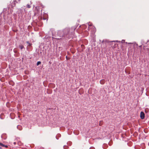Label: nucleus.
Here are the masks:
<instances>
[{
	"instance_id": "obj_19",
	"label": "nucleus",
	"mask_w": 149,
	"mask_h": 149,
	"mask_svg": "<svg viewBox=\"0 0 149 149\" xmlns=\"http://www.w3.org/2000/svg\"><path fill=\"white\" fill-rule=\"evenodd\" d=\"M142 145H144V144H142Z\"/></svg>"
},
{
	"instance_id": "obj_18",
	"label": "nucleus",
	"mask_w": 149,
	"mask_h": 149,
	"mask_svg": "<svg viewBox=\"0 0 149 149\" xmlns=\"http://www.w3.org/2000/svg\"><path fill=\"white\" fill-rule=\"evenodd\" d=\"M16 52V51H15V52Z\"/></svg>"
},
{
	"instance_id": "obj_1",
	"label": "nucleus",
	"mask_w": 149,
	"mask_h": 149,
	"mask_svg": "<svg viewBox=\"0 0 149 149\" xmlns=\"http://www.w3.org/2000/svg\"><path fill=\"white\" fill-rule=\"evenodd\" d=\"M144 49L149 52V41H147L146 43L143 45V46Z\"/></svg>"
},
{
	"instance_id": "obj_8",
	"label": "nucleus",
	"mask_w": 149,
	"mask_h": 149,
	"mask_svg": "<svg viewBox=\"0 0 149 149\" xmlns=\"http://www.w3.org/2000/svg\"><path fill=\"white\" fill-rule=\"evenodd\" d=\"M0 146H2L3 147H4V145L3 144L1 143L0 142Z\"/></svg>"
},
{
	"instance_id": "obj_4",
	"label": "nucleus",
	"mask_w": 149,
	"mask_h": 149,
	"mask_svg": "<svg viewBox=\"0 0 149 149\" xmlns=\"http://www.w3.org/2000/svg\"><path fill=\"white\" fill-rule=\"evenodd\" d=\"M17 128L19 130H21L22 129V126L20 125H18L17 126Z\"/></svg>"
},
{
	"instance_id": "obj_10",
	"label": "nucleus",
	"mask_w": 149,
	"mask_h": 149,
	"mask_svg": "<svg viewBox=\"0 0 149 149\" xmlns=\"http://www.w3.org/2000/svg\"><path fill=\"white\" fill-rule=\"evenodd\" d=\"M27 6L29 8H31V6L29 5V4L27 5Z\"/></svg>"
},
{
	"instance_id": "obj_9",
	"label": "nucleus",
	"mask_w": 149,
	"mask_h": 149,
	"mask_svg": "<svg viewBox=\"0 0 149 149\" xmlns=\"http://www.w3.org/2000/svg\"><path fill=\"white\" fill-rule=\"evenodd\" d=\"M148 109H145V111L146 113H147L148 111Z\"/></svg>"
},
{
	"instance_id": "obj_14",
	"label": "nucleus",
	"mask_w": 149,
	"mask_h": 149,
	"mask_svg": "<svg viewBox=\"0 0 149 149\" xmlns=\"http://www.w3.org/2000/svg\"><path fill=\"white\" fill-rule=\"evenodd\" d=\"M99 125L100 126H101V124H100V123H99Z\"/></svg>"
},
{
	"instance_id": "obj_7",
	"label": "nucleus",
	"mask_w": 149,
	"mask_h": 149,
	"mask_svg": "<svg viewBox=\"0 0 149 149\" xmlns=\"http://www.w3.org/2000/svg\"><path fill=\"white\" fill-rule=\"evenodd\" d=\"M17 3V2L16 1V0H15L14 1V6H15V5L16 3Z\"/></svg>"
},
{
	"instance_id": "obj_21",
	"label": "nucleus",
	"mask_w": 149,
	"mask_h": 149,
	"mask_svg": "<svg viewBox=\"0 0 149 149\" xmlns=\"http://www.w3.org/2000/svg\"><path fill=\"white\" fill-rule=\"evenodd\" d=\"M1 148V147H0V148Z\"/></svg>"
},
{
	"instance_id": "obj_6",
	"label": "nucleus",
	"mask_w": 149,
	"mask_h": 149,
	"mask_svg": "<svg viewBox=\"0 0 149 149\" xmlns=\"http://www.w3.org/2000/svg\"><path fill=\"white\" fill-rule=\"evenodd\" d=\"M41 63V62L40 61H38L37 63V65H38L39 64H40Z\"/></svg>"
},
{
	"instance_id": "obj_2",
	"label": "nucleus",
	"mask_w": 149,
	"mask_h": 149,
	"mask_svg": "<svg viewBox=\"0 0 149 149\" xmlns=\"http://www.w3.org/2000/svg\"><path fill=\"white\" fill-rule=\"evenodd\" d=\"M145 114L143 112H140V118L142 119H143L145 118Z\"/></svg>"
},
{
	"instance_id": "obj_3",
	"label": "nucleus",
	"mask_w": 149,
	"mask_h": 149,
	"mask_svg": "<svg viewBox=\"0 0 149 149\" xmlns=\"http://www.w3.org/2000/svg\"><path fill=\"white\" fill-rule=\"evenodd\" d=\"M105 81L104 79L101 80L100 81V83L102 84H104L105 83Z\"/></svg>"
},
{
	"instance_id": "obj_11",
	"label": "nucleus",
	"mask_w": 149,
	"mask_h": 149,
	"mask_svg": "<svg viewBox=\"0 0 149 149\" xmlns=\"http://www.w3.org/2000/svg\"><path fill=\"white\" fill-rule=\"evenodd\" d=\"M27 43L28 44H29V46H31V44L29 42H27Z\"/></svg>"
},
{
	"instance_id": "obj_20",
	"label": "nucleus",
	"mask_w": 149,
	"mask_h": 149,
	"mask_svg": "<svg viewBox=\"0 0 149 149\" xmlns=\"http://www.w3.org/2000/svg\"><path fill=\"white\" fill-rule=\"evenodd\" d=\"M140 48H141V46H140Z\"/></svg>"
},
{
	"instance_id": "obj_5",
	"label": "nucleus",
	"mask_w": 149,
	"mask_h": 149,
	"mask_svg": "<svg viewBox=\"0 0 149 149\" xmlns=\"http://www.w3.org/2000/svg\"><path fill=\"white\" fill-rule=\"evenodd\" d=\"M19 47L20 48L21 50L24 48V47L23 45H19Z\"/></svg>"
},
{
	"instance_id": "obj_16",
	"label": "nucleus",
	"mask_w": 149,
	"mask_h": 149,
	"mask_svg": "<svg viewBox=\"0 0 149 149\" xmlns=\"http://www.w3.org/2000/svg\"><path fill=\"white\" fill-rule=\"evenodd\" d=\"M145 148V147H143V148Z\"/></svg>"
},
{
	"instance_id": "obj_13",
	"label": "nucleus",
	"mask_w": 149,
	"mask_h": 149,
	"mask_svg": "<svg viewBox=\"0 0 149 149\" xmlns=\"http://www.w3.org/2000/svg\"><path fill=\"white\" fill-rule=\"evenodd\" d=\"M14 144L15 145V144H16V143L15 142H14Z\"/></svg>"
},
{
	"instance_id": "obj_15",
	"label": "nucleus",
	"mask_w": 149,
	"mask_h": 149,
	"mask_svg": "<svg viewBox=\"0 0 149 149\" xmlns=\"http://www.w3.org/2000/svg\"><path fill=\"white\" fill-rule=\"evenodd\" d=\"M19 1L20 0H18Z\"/></svg>"
},
{
	"instance_id": "obj_17",
	"label": "nucleus",
	"mask_w": 149,
	"mask_h": 149,
	"mask_svg": "<svg viewBox=\"0 0 149 149\" xmlns=\"http://www.w3.org/2000/svg\"><path fill=\"white\" fill-rule=\"evenodd\" d=\"M16 52V51H15V52Z\"/></svg>"
},
{
	"instance_id": "obj_12",
	"label": "nucleus",
	"mask_w": 149,
	"mask_h": 149,
	"mask_svg": "<svg viewBox=\"0 0 149 149\" xmlns=\"http://www.w3.org/2000/svg\"><path fill=\"white\" fill-rule=\"evenodd\" d=\"M4 147H5L6 148H7L8 147V146L7 145H5Z\"/></svg>"
}]
</instances>
